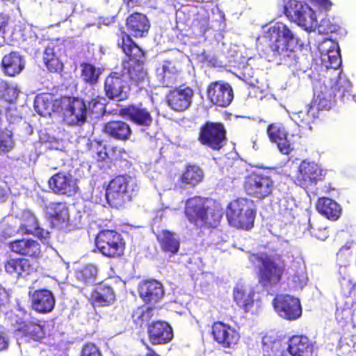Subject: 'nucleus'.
<instances>
[{
  "mask_svg": "<svg viewBox=\"0 0 356 356\" xmlns=\"http://www.w3.org/2000/svg\"><path fill=\"white\" fill-rule=\"evenodd\" d=\"M153 309L151 307H142L138 308L134 313V318H137L138 319H140L142 323L143 322H147L150 318L153 315Z\"/></svg>",
  "mask_w": 356,
  "mask_h": 356,
  "instance_id": "nucleus-53",
  "label": "nucleus"
},
{
  "mask_svg": "<svg viewBox=\"0 0 356 356\" xmlns=\"http://www.w3.org/2000/svg\"><path fill=\"white\" fill-rule=\"evenodd\" d=\"M275 312L281 318L295 321L302 315L300 300L289 295H277L273 302Z\"/></svg>",
  "mask_w": 356,
  "mask_h": 356,
  "instance_id": "nucleus-10",
  "label": "nucleus"
},
{
  "mask_svg": "<svg viewBox=\"0 0 356 356\" xmlns=\"http://www.w3.org/2000/svg\"><path fill=\"white\" fill-rule=\"evenodd\" d=\"M199 141L213 149H220L225 140V130L222 124L207 122L200 129Z\"/></svg>",
  "mask_w": 356,
  "mask_h": 356,
  "instance_id": "nucleus-12",
  "label": "nucleus"
},
{
  "mask_svg": "<svg viewBox=\"0 0 356 356\" xmlns=\"http://www.w3.org/2000/svg\"><path fill=\"white\" fill-rule=\"evenodd\" d=\"M212 334L214 339L224 348L234 347L240 337L234 328L221 322L213 325Z\"/></svg>",
  "mask_w": 356,
  "mask_h": 356,
  "instance_id": "nucleus-18",
  "label": "nucleus"
},
{
  "mask_svg": "<svg viewBox=\"0 0 356 356\" xmlns=\"http://www.w3.org/2000/svg\"><path fill=\"white\" fill-rule=\"evenodd\" d=\"M66 105L63 120L70 125H83L87 120L88 111L85 102L79 98H70Z\"/></svg>",
  "mask_w": 356,
  "mask_h": 356,
  "instance_id": "nucleus-14",
  "label": "nucleus"
},
{
  "mask_svg": "<svg viewBox=\"0 0 356 356\" xmlns=\"http://www.w3.org/2000/svg\"><path fill=\"white\" fill-rule=\"evenodd\" d=\"M316 209L320 213L332 220H337L341 213L340 205L327 197L318 199L316 204Z\"/></svg>",
  "mask_w": 356,
  "mask_h": 356,
  "instance_id": "nucleus-36",
  "label": "nucleus"
},
{
  "mask_svg": "<svg viewBox=\"0 0 356 356\" xmlns=\"http://www.w3.org/2000/svg\"><path fill=\"white\" fill-rule=\"evenodd\" d=\"M264 356H276L281 346L280 341H272L270 337L265 336L262 340Z\"/></svg>",
  "mask_w": 356,
  "mask_h": 356,
  "instance_id": "nucleus-49",
  "label": "nucleus"
},
{
  "mask_svg": "<svg viewBox=\"0 0 356 356\" xmlns=\"http://www.w3.org/2000/svg\"><path fill=\"white\" fill-rule=\"evenodd\" d=\"M139 293L145 302L155 304L163 298L164 291L160 282L150 280L140 285Z\"/></svg>",
  "mask_w": 356,
  "mask_h": 356,
  "instance_id": "nucleus-29",
  "label": "nucleus"
},
{
  "mask_svg": "<svg viewBox=\"0 0 356 356\" xmlns=\"http://www.w3.org/2000/svg\"><path fill=\"white\" fill-rule=\"evenodd\" d=\"M104 132L107 135L120 140H127L131 134L129 125L122 121H111L104 126Z\"/></svg>",
  "mask_w": 356,
  "mask_h": 356,
  "instance_id": "nucleus-34",
  "label": "nucleus"
},
{
  "mask_svg": "<svg viewBox=\"0 0 356 356\" xmlns=\"http://www.w3.org/2000/svg\"><path fill=\"white\" fill-rule=\"evenodd\" d=\"M253 289L245 285H237L234 290V299L238 306L249 312L254 305Z\"/></svg>",
  "mask_w": 356,
  "mask_h": 356,
  "instance_id": "nucleus-33",
  "label": "nucleus"
},
{
  "mask_svg": "<svg viewBox=\"0 0 356 356\" xmlns=\"http://www.w3.org/2000/svg\"><path fill=\"white\" fill-rule=\"evenodd\" d=\"M179 70L175 63L165 61L161 67L157 68L156 76L163 86L169 87L176 81Z\"/></svg>",
  "mask_w": 356,
  "mask_h": 356,
  "instance_id": "nucleus-35",
  "label": "nucleus"
},
{
  "mask_svg": "<svg viewBox=\"0 0 356 356\" xmlns=\"http://www.w3.org/2000/svg\"><path fill=\"white\" fill-rule=\"evenodd\" d=\"M324 176V170L314 162L302 161L293 177L296 185L307 188L316 184Z\"/></svg>",
  "mask_w": 356,
  "mask_h": 356,
  "instance_id": "nucleus-11",
  "label": "nucleus"
},
{
  "mask_svg": "<svg viewBox=\"0 0 356 356\" xmlns=\"http://www.w3.org/2000/svg\"><path fill=\"white\" fill-rule=\"evenodd\" d=\"M76 181L70 172H59L50 178L49 185L55 193L72 196L79 189Z\"/></svg>",
  "mask_w": 356,
  "mask_h": 356,
  "instance_id": "nucleus-16",
  "label": "nucleus"
},
{
  "mask_svg": "<svg viewBox=\"0 0 356 356\" xmlns=\"http://www.w3.org/2000/svg\"><path fill=\"white\" fill-rule=\"evenodd\" d=\"M149 339L152 344L168 343L173 337L172 329L168 323L156 321L148 328Z\"/></svg>",
  "mask_w": 356,
  "mask_h": 356,
  "instance_id": "nucleus-23",
  "label": "nucleus"
},
{
  "mask_svg": "<svg viewBox=\"0 0 356 356\" xmlns=\"http://www.w3.org/2000/svg\"><path fill=\"white\" fill-rule=\"evenodd\" d=\"M9 17L8 15L0 13V36L3 37L8 26Z\"/></svg>",
  "mask_w": 356,
  "mask_h": 356,
  "instance_id": "nucleus-57",
  "label": "nucleus"
},
{
  "mask_svg": "<svg viewBox=\"0 0 356 356\" xmlns=\"http://www.w3.org/2000/svg\"><path fill=\"white\" fill-rule=\"evenodd\" d=\"M107 157H108V154L106 151L105 147H101L100 149H99L97 152L96 159L98 161H104L106 159Z\"/></svg>",
  "mask_w": 356,
  "mask_h": 356,
  "instance_id": "nucleus-60",
  "label": "nucleus"
},
{
  "mask_svg": "<svg viewBox=\"0 0 356 356\" xmlns=\"http://www.w3.org/2000/svg\"><path fill=\"white\" fill-rule=\"evenodd\" d=\"M185 214L191 222L200 227H215L222 217L218 207L214 206L211 200L201 197H193L186 201Z\"/></svg>",
  "mask_w": 356,
  "mask_h": 356,
  "instance_id": "nucleus-5",
  "label": "nucleus"
},
{
  "mask_svg": "<svg viewBox=\"0 0 356 356\" xmlns=\"http://www.w3.org/2000/svg\"><path fill=\"white\" fill-rule=\"evenodd\" d=\"M250 260L254 264L261 263L260 282L264 286L275 285L280 281L284 272L283 267L277 264L266 254H262L260 256L252 254L250 256Z\"/></svg>",
  "mask_w": 356,
  "mask_h": 356,
  "instance_id": "nucleus-8",
  "label": "nucleus"
},
{
  "mask_svg": "<svg viewBox=\"0 0 356 356\" xmlns=\"http://www.w3.org/2000/svg\"><path fill=\"white\" fill-rule=\"evenodd\" d=\"M127 26L130 33L136 37H143L149 29V23L147 17L140 13H134L127 20Z\"/></svg>",
  "mask_w": 356,
  "mask_h": 356,
  "instance_id": "nucleus-32",
  "label": "nucleus"
},
{
  "mask_svg": "<svg viewBox=\"0 0 356 356\" xmlns=\"http://www.w3.org/2000/svg\"><path fill=\"white\" fill-rule=\"evenodd\" d=\"M161 245L166 252L175 254L179 248V240L177 236L168 230H164L161 236Z\"/></svg>",
  "mask_w": 356,
  "mask_h": 356,
  "instance_id": "nucleus-46",
  "label": "nucleus"
},
{
  "mask_svg": "<svg viewBox=\"0 0 356 356\" xmlns=\"http://www.w3.org/2000/svg\"><path fill=\"white\" fill-rule=\"evenodd\" d=\"M255 214L253 202L244 198L231 202L226 211L227 218L232 226L245 229L252 227Z\"/></svg>",
  "mask_w": 356,
  "mask_h": 356,
  "instance_id": "nucleus-6",
  "label": "nucleus"
},
{
  "mask_svg": "<svg viewBox=\"0 0 356 356\" xmlns=\"http://www.w3.org/2000/svg\"><path fill=\"white\" fill-rule=\"evenodd\" d=\"M318 29L319 33L327 34L336 31L337 26L332 24L329 19L325 18L321 20Z\"/></svg>",
  "mask_w": 356,
  "mask_h": 356,
  "instance_id": "nucleus-55",
  "label": "nucleus"
},
{
  "mask_svg": "<svg viewBox=\"0 0 356 356\" xmlns=\"http://www.w3.org/2000/svg\"><path fill=\"white\" fill-rule=\"evenodd\" d=\"M138 191V186L134 177L118 176L110 181L105 194L98 189L93 190L91 199L96 204H100L102 197L105 196L111 207L118 208L130 201Z\"/></svg>",
  "mask_w": 356,
  "mask_h": 356,
  "instance_id": "nucleus-3",
  "label": "nucleus"
},
{
  "mask_svg": "<svg viewBox=\"0 0 356 356\" xmlns=\"http://www.w3.org/2000/svg\"><path fill=\"white\" fill-rule=\"evenodd\" d=\"M143 0H124L129 7H134L139 5Z\"/></svg>",
  "mask_w": 356,
  "mask_h": 356,
  "instance_id": "nucleus-63",
  "label": "nucleus"
},
{
  "mask_svg": "<svg viewBox=\"0 0 356 356\" xmlns=\"http://www.w3.org/2000/svg\"><path fill=\"white\" fill-rule=\"evenodd\" d=\"M127 74L131 81L140 88H144L148 83L147 74L142 63L128 65Z\"/></svg>",
  "mask_w": 356,
  "mask_h": 356,
  "instance_id": "nucleus-40",
  "label": "nucleus"
},
{
  "mask_svg": "<svg viewBox=\"0 0 356 356\" xmlns=\"http://www.w3.org/2000/svg\"><path fill=\"white\" fill-rule=\"evenodd\" d=\"M19 92V88L16 83L0 82V97L8 102L12 103L15 101Z\"/></svg>",
  "mask_w": 356,
  "mask_h": 356,
  "instance_id": "nucleus-47",
  "label": "nucleus"
},
{
  "mask_svg": "<svg viewBox=\"0 0 356 356\" xmlns=\"http://www.w3.org/2000/svg\"><path fill=\"white\" fill-rule=\"evenodd\" d=\"M80 69L81 79L90 85H95L102 73L101 68L87 63H81Z\"/></svg>",
  "mask_w": 356,
  "mask_h": 356,
  "instance_id": "nucleus-44",
  "label": "nucleus"
},
{
  "mask_svg": "<svg viewBox=\"0 0 356 356\" xmlns=\"http://www.w3.org/2000/svg\"><path fill=\"white\" fill-rule=\"evenodd\" d=\"M8 300V295L1 285H0V306L4 305Z\"/></svg>",
  "mask_w": 356,
  "mask_h": 356,
  "instance_id": "nucleus-61",
  "label": "nucleus"
},
{
  "mask_svg": "<svg viewBox=\"0 0 356 356\" xmlns=\"http://www.w3.org/2000/svg\"><path fill=\"white\" fill-rule=\"evenodd\" d=\"M319 51L323 64L327 68H332L334 74L329 79H325L330 88L332 87L334 97H338L341 101L348 100L350 97L356 102V94L353 95V86L350 81L337 71L341 65L339 47L337 42L330 39H326L319 44Z\"/></svg>",
  "mask_w": 356,
  "mask_h": 356,
  "instance_id": "nucleus-1",
  "label": "nucleus"
},
{
  "mask_svg": "<svg viewBox=\"0 0 356 356\" xmlns=\"http://www.w3.org/2000/svg\"><path fill=\"white\" fill-rule=\"evenodd\" d=\"M295 207V202L292 198L284 197L280 201V211L283 215H291Z\"/></svg>",
  "mask_w": 356,
  "mask_h": 356,
  "instance_id": "nucleus-54",
  "label": "nucleus"
},
{
  "mask_svg": "<svg viewBox=\"0 0 356 356\" xmlns=\"http://www.w3.org/2000/svg\"><path fill=\"white\" fill-rule=\"evenodd\" d=\"M121 113L138 126L149 127L153 121L149 111L142 105H131L122 109Z\"/></svg>",
  "mask_w": 356,
  "mask_h": 356,
  "instance_id": "nucleus-22",
  "label": "nucleus"
},
{
  "mask_svg": "<svg viewBox=\"0 0 356 356\" xmlns=\"http://www.w3.org/2000/svg\"><path fill=\"white\" fill-rule=\"evenodd\" d=\"M146 356H159L156 353H155L154 352H150Z\"/></svg>",
  "mask_w": 356,
  "mask_h": 356,
  "instance_id": "nucleus-64",
  "label": "nucleus"
},
{
  "mask_svg": "<svg viewBox=\"0 0 356 356\" xmlns=\"http://www.w3.org/2000/svg\"><path fill=\"white\" fill-rule=\"evenodd\" d=\"M23 40H29L35 54L43 52V60L47 69L51 72L62 70L63 65L60 56L64 51V46L59 40L40 39L35 29L28 25L22 31Z\"/></svg>",
  "mask_w": 356,
  "mask_h": 356,
  "instance_id": "nucleus-4",
  "label": "nucleus"
},
{
  "mask_svg": "<svg viewBox=\"0 0 356 356\" xmlns=\"http://www.w3.org/2000/svg\"><path fill=\"white\" fill-rule=\"evenodd\" d=\"M202 179L203 172L198 166L188 165L180 177V181L183 184L195 186L202 181Z\"/></svg>",
  "mask_w": 356,
  "mask_h": 356,
  "instance_id": "nucleus-45",
  "label": "nucleus"
},
{
  "mask_svg": "<svg viewBox=\"0 0 356 356\" xmlns=\"http://www.w3.org/2000/svg\"><path fill=\"white\" fill-rule=\"evenodd\" d=\"M44 324L35 322H24L16 330L17 341H19V337H24L25 341L30 339L40 341L44 338ZM18 343L19 344L20 342L18 341Z\"/></svg>",
  "mask_w": 356,
  "mask_h": 356,
  "instance_id": "nucleus-26",
  "label": "nucleus"
},
{
  "mask_svg": "<svg viewBox=\"0 0 356 356\" xmlns=\"http://www.w3.org/2000/svg\"><path fill=\"white\" fill-rule=\"evenodd\" d=\"M355 244L353 242L346 243L338 252L337 257L339 261L340 268L339 271L341 272L342 267H346V262L352 256V249L354 248Z\"/></svg>",
  "mask_w": 356,
  "mask_h": 356,
  "instance_id": "nucleus-50",
  "label": "nucleus"
},
{
  "mask_svg": "<svg viewBox=\"0 0 356 356\" xmlns=\"http://www.w3.org/2000/svg\"><path fill=\"white\" fill-rule=\"evenodd\" d=\"M31 302L33 308L38 312L48 313L55 306V298L49 290H38L32 294Z\"/></svg>",
  "mask_w": 356,
  "mask_h": 356,
  "instance_id": "nucleus-28",
  "label": "nucleus"
},
{
  "mask_svg": "<svg viewBox=\"0 0 356 356\" xmlns=\"http://www.w3.org/2000/svg\"><path fill=\"white\" fill-rule=\"evenodd\" d=\"M287 353L290 356H312L314 347L307 337L293 336L289 341Z\"/></svg>",
  "mask_w": 356,
  "mask_h": 356,
  "instance_id": "nucleus-30",
  "label": "nucleus"
},
{
  "mask_svg": "<svg viewBox=\"0 0 356 356\" xmlns=\"http://www.w3.org/2000/svg\"><path fill=\"white\" fill-rule=\"evenodd\" d=\"M313 1L316 6L323 10H328L332 6V3L330 0H313Z\"/></svg>",
  "mask_w": 356,
  "mask_h": 356,
  "instance_id": "nucleus-59",
  "label": "nucleus"
},
{
  "mask_svg": "<svg viewBox=\"0 0 356 356\" xmlns=\"http://www.w3.org/2000/svg\"><path fill=\"white\" fill-rule=\"evenodd\" d=\"M264 29V37L268 40L273 56L278 58L284 65L289 67L296 65L298 58L293 48L297 40L290 28L286 24L277 22Z\"/></svg>",
  "mask_w": 356,
  "mask_h": 356,
  "instance_id": "nucleus-2",
  "label": "nucleus"
},
{
  "mask_svg": "<svg viewBox=\"0 0 356 356\" xmlns=\"http://www.w3.org/2000/svg\"><path fill=\"white\" fill-rule=\"evenodd\" d=\"M92 298L96 305L106 306L114 302L115 296L113 289L111 286L106 284H101L92 293Z\"/></svg>",
  "mask_w": 356,
  "mask_h": 356,
  "instance_id": "nucleus-39",
  "label": "nucleus"
},
{
  "mask_svg": "<svg viewBox=\"0 0 356 356\" xmlns=\"http://www.w3.org/2000/svg\"><path fill=\"white\" fill-rule=\"evenodd\" d=\"M193 95V90L188 87L177 88L168 95L167 103L172 110L184 111L191 106Z\"/></svg>",
  "mask_w": 356,
  "mask_h": 356,
  "instance_id": "nucleus-19",
  "label": "nucleus"
},
{
  "mask_svg": "<svg viewBox=\"0 0 356 356\" xmlns=\"http://www.w3.org/2000/svg\"><path fill=\"white\" fill-rule=\"evenodd\" d=\"M47 214L58 223L64 224L69 220L68 209L63 203H51L47 207Z\"/></svg>",
  "mask_w": 356,
  "mask_h": 356,
  "instance_id": "nucleus-43",
  "label": "nucleus"
},
{
  "mask_svg": "<svg viewBox=\"0 0 356 356\" xmlns=\"http://www.w3.org/2000/svg\"><path fill=\"white\" fill-rule=\"evenodd\" d=\"M8 195V191L3 187L0 186V202H3L6 200Z\"/></svg>",
  "mask_w": 356,
  "mask_h": 356,
  "instance_id": "nucleus-62",
  "label": "nucleus"
},
{
  "mask_svg": "<svg viewBox=\"0 0 356 356\" xmlns=\"http://www.w3.org/2000/svg\"><path fill=\"white\" fill-rule=\"evenodd\" d=\"M291 119L300 126H308L311 129V123L317 118L316 108L314 106H309L305 111L292 112L290 115Z\"/></svg>",
  "mask_w": 356,
  "mask_h": 356,
  "instance_id": "nucleus-41",
  "label": "nucleus"
},
{
  "mask_svg": "<svg viewBox=\"0 0 356 356\" xmlns=\"http://www.w3.org/2000/svg\"><path fill=\"white\" fill-rule=\"evenodd\" d=\"M99 251L108 257H117L123 254L124 243L120 234L113 230L100 232L95 239Z\"/></svg>",
  "mask_w": 356,
  "mask_h": 356,
  "instance_id": "nucleus-7",
  "label": "nucleus"
},
{
  "mask_svg": "<svg viewBox=\"0 0 356 356\" xmlns=\"http://www.w3.org/2000/svg\"><path fill=\"white\" fill-rule=\"evenodd\" d=\"M25 66L24 57L17 51L6 54L1 60L3 72L9 76H15L21 73Z\"/></svg>",
  "mask_w": 356,
  "mask_h": 356,
  "instance_id": "nucleus-25",
  "label": "nucleus"
},
{
  "mask_svg": "<svg viewBox=\"0 0 356 356\" xmlns=\"http://www.w3.org/2000/svg\"><path fill=\"white\" fill-rule=\"evenodd\" d=\"M81 356H102V355L94 343H88L82 348Z\"/></svg>",
  "mask_w": 356,
  "mask_h": 356,
  "instance_id": "nucleus-56",
  "label": "nucleus"
},
{
  "mask_svg": "<svg viewBox=\"0 0 356 356\" xmlns=\"http://www.w3.org/2000/svg\"><path fill=\"white\" fill-rule=\"evenodd\" d=\"M88 115H94L95 118L102 115L104 111V104L98 99H92L87 106Z\"/></svg>",
  "mask_w": 356,
  "mask_h": 356,
  "instance_id": "nucleus-51",
  "label": "nucleus"
},
{
  "mask_svg": "<svg viewBox=\"0 0 356 356\" xmlns=\"http://www.w3.org/2000/svg\"><path fill=\"white\" fill-rule=\"evenodd\" d=\"M9 346V339L7 334L0 330V351L6 350Z\"/></svg>",
  "mask_w": 356,
  "mask_h": 356,
  "instance_id": "nucleus-58",
  "label": "nucleus"
},
{
  "mask_svg": "<svg viewBox=\"0 0 356 356\" xmlns=\"http://www.w3.org/2000/svg\"><path fill=\"white\" fill-rule=\"evenodd\" d=\"M267 134L270 141L277 144L282 154H288L292 150L293 147L287 139V134L282 124L280 123L271 124L268 127Z\"/></svg>",
  "mask_w": 356,
  "mask_h": 356,
  "instance_id": "nucleus-24",
  "label": "nucleus"
},
{
  "mask_svg": "<svg viewBox=\"0 0 356 356\" xmlns=\"http://www.w3.org/2000/svg\"><path fill=\"white\" fill-rule=\"evenodd\" d=\"M104 90L106 95L110 99L120 101L127 97V82L116 72L111 73L106 79Z\"/></svg>",
  "mask_w": 356,
  "mask_h": 356,
  "instance_id": "nucleus-20",
  "label": "nucleus"
},
{
  "mask_svg": "<svg viewBox=\"0 0 356 356\" xmlns=\"http://www.w3.org/2000/svg\"><path fill=\"white\" fill-rule=\"evenodd\" d=\"M22 220L23 222L18 229L19 233L32 234L40 238L43 243H48L49 233L39 227L35 216L30 211H24Z\"/></svg>",
  "mask_w": 356,
  "mask_h": 356,
  "instance_id": "nucleus-21",
  "label": "nucleus"
},
{
  "mask_svg": "<svg viewBox=\"0 0 356 356\" xmlns=\"http://www.w3.org/2000/svg\"><path fill=\"white\" fill-rule=\"evenodd\" d=\"M14 142L11 136L8 133L0 134V153L7 152L12 149Z\"/></svg>",
  "mask_w": 356,
  "mask_h": 356,
  "instance_id": "nucleus-52",
  "label": "nucleus"
},
{
  "mask_svg": "<svg viewBox=\"0 0 356 356\" xmlns=\"http://www.w3.org/2000/svg\"><path fill=\"white\" fill-rule=\"evenodd\" d=\"M6 271L10 275L26 277L33 268L30 261L25 259H10L4 265Z\"/></svg>",
  "mask_w": 356,
  "mask_h": 356,
  "instance_id": "nucleus-37",
  "label": "nucleus"
},
{
  "mask_svg": "<svg viewBox=\"0 0 356 356\" xmlns=\"http://www.w3.org/2000/svg\"><path fill=\"white\" fill-rule=\"evenodd\" d=\"M288 280L293 288L302 289L307 283L306 266L301 261H294L287 270Z\"/></svg>",
  "mask_w": 356,
  "mask_h": 356,
  "instance_id": "nucleus-31",
  "label": "nucleus"
},
{
  "mask_svg": "<svg viewBox=\"0 0 356 356\" xmlns=\"http://www.w3.org/2000/svg\"><path fill=\"white\" fill-rule=\"evenodd\" d=\"M207 92L210 102L221 107L229 106L234 98L231 86L221 81L211 83Z\"/></svg>",
  "mask_w": 356,
  "mask_h": 356,
  "instance_id": "nucleus-15",
  "label": "nucleus"
},
{
  "mask_svg": "<svg viewBox=\"0 0 356 356\" xmlns=\"http://www.w3.org/2000/svg\"><path fill=\"white\" fill-rule=\"evenodd\" d=\"M314 97L312 106L318 110L328 111L335 103V97L332 88H330L325 80L321 79L316 81L314 85Z\"/></svg>",
  "mask_w": 356,
  "mask_h": 356,
  "instance_id": "nucleus-17",
  "label": "nucleus"
},
{
  "mask_svg": "<svg viewBox=\"0 0 356 356\" xmlns=\"http://www.w3.org/2000/svg\"><path fill=\"white\" fill-rule=\"evenodd\" d=\"M290 10L289 14L294 18L298 26L307 31L316 30L318 22L315 11L307 3L296 0L289 3Z\"/></svg>",
  "mask_w": 356,
  "mask_h": 356,
  "instance_id": "nucleus-9",
  "label": "nucleus"
},
{
  "mask_svg": "<svg viewBox=\"0 0 356 356\" xmlns=\"http://www.w3.org/2000/svg\"><path fill=\"white\" fill-rule=\"evenodd\" d=\"M121 45L124 53L129 58L128 65H132L136 63H144V54L143 51L129 36H127L126 39L122 38Z\"/></svg>",
  "mask_w": 356,
  "mask_h": 356,
  "instance_id": "nucleus-38",
  "label": "nucleus"
},
{
  "mask_svg": "<svg viewBox=\"0 0 356 356\" xmlns=\"http://www.w3.org/2000/svg\"><path fill=\"white\" fill-rule=\"evenodd\" d=\"M97 268L95 266L89 264L84 266L80 271L76 273L78 280L86 283L93 284L96 281Z\"/></svg>",
  "mask_w": 356,
  "mask_h": 356,
  "instance_id": "nucleus-48",
  "label": "nucleus"
},
{
  "mask_svg": "<svg viewBox=\"0 0 356 356\" xmlns=\"http://www.w3.org/2000/svg\"><path fill=\"white\" fill-rule=\"evenodd\" d=\"M244 188L249 195L263 199L271 193L273 181L267 175L254 174L246 179Z\"/></svg>",
  "mask_w": 356,
  "mask_h": 356,
  "instance_id": "nucleus-13",
  "label": "nucleus"
},
{
  "mask_svg": "<svg viewBox=\"0 0 356 356\" xmlns=\"http://www.w3.org/2000/svg\"><path fill=\"white\" fill-rule=\"evenodd\" d=\"M54 97L49 93H42L36 96L34 101L35 111L42 116L51 114L54 111Z\"/></svg>",
  "mask_w": 356,
  "mask_h": 356,
  "instance_id": "nucleus-42",
  "label": "nucleus"
},
{
  "mask_svg": "<svg viewBox=\"0 0 356 356\" xmlns=\"http://www.w3.org/2000/svg\"><path fill=\"white\" fill-rule=\"evenodd\" d=\"M11 251L23 256L37 257L41 253L40 243L30 238L15 240L9 243Z\"/></svg>",
  "mask_w": 356,
  "mask_h": 356,
  "instance_id": "nucleus-27",
  "label": "nucleus"
}]
</instances>
